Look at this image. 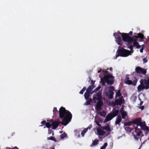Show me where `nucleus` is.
I'll list each match as a JSON object with an SVG mask.
<instances>
[{
    "label": "nucleus",
    "mask_w": 149,
    "mask_h": 149,
    "mask_svg": "<svg viewBox=\"0 0 149 149\" xmlns=\"http://www.w3.org/2000/svg\"><path fill=\"white\" fill-rule=\"evenodd\" d=\"M59 117L61 118H63L61 122H53L51 124L52 129L54 130L59 126V124L66 125L70 121L72 117L71 113L68 110L62 107H61L59 110Z\"/></svg>",
    "instance_id": "1"
},
{
    "label": "nucleus",
    "mask_w": 149,
    "mask_h": 149,
    "mask_svg": "<svg viewBox=\"0 0 149 149\" xmlns=\"http://www.w3.org/2000/svg\"><path fill=\"white\" fill-rule=\"evenodd\" d=\"M93 100L95 103L96 102V100H98L95 108L96 110L100 111L101 110V107L103 104L101 92H99L94 94L93 96Z\"/></svg>",
    "instance_id": "2"
},
{
    "label": "nucleus",
    "mask_w": 149,
    "mask_h": 149,
    "mask_svg": "<svg viewBox=\"0 0 149 149\" xmlns=\"http://www.w3.org/2000/svg\"><path fill=\"white\" fill-rule=\"evenodd\" d=\"M116 55L115 56V59H116L117 57L120 56L121 57H126L131 54L130 51L124 49V48L118 49L116 52Z\"/></svg>",
    "instance_id": "3"
},
{
    "label": "nucleus",
    "mask_w": 149,
    "mask_h": 149,
    "mask_svg": "<svg viewBox=\"0 0 149 149\" xmlns=\"http://www.w3.org/2000/svg\"><path fill=\"white\" fill-rule=\"evenodd\" d=\"M119 112V110L114 109L111 112L109 113L107 116L105 121L107 122L111 120L114 117L117 116Z\"/></svg>",
    "instance_id": "4"
},
{
    "label": "nucleus",
    "mask_w": 149,
    "mask_h": 149,
    "mask_svg": "<svg viewBox=\"0 0 149 149\" xmlns=\"http://www.w3.org/2000/svg\"><path fill=\"white\" fill-rule=\"evenodd\" d=\"M113 35L115 37L116 43L120 46L123 45L122 39V33L119 31H118L117 33L115 32Z\"/></svg>",
    "instance_id": "5"
},
{
    "label": "nucleus",
    "mask_w": 149,
    "mask_h": 149,
    "mask_svg": "<svg viewBox=\"0 0 149 149\" xmlns=\"http://www.w3.org/2000/svg\"><path fill=\"white\" fill-rule=\"evenodd\" d=\"M133 129H135L134 132L136 133V134H134V138L136 140H138L139 138V136H140L141 134H142V132L141 131L140 129L138 128V126L135 127L133 125Z\"/></svg>",
    "instance_id": "6"
},
{
    "label": "nucleus",
    "mask_w": 149,
    "mask_h": 149,
    "mask_svg": "<svg viewBox=\"0 0 149 149\" xmlns=\"http://www.w3.org/2000/svg\"><path fill=\"white\" fill-rule=\"evenodd\" d=\"M122 41L126 42L130 41H132L133 40V37H132L129 36L128 34L127 33H122Z\"/></svg>",
    "instance_id": "7"
},
{
    "label": "nucleus",
    "mask_w": 149,
    "mask_h": 149,
    "mask_svg": "<svg viewBox=\"0 0 149 149\" xmlns=\"http://www.w3.org/2000/svg\"><path fill=\"white\" fill-rule=\"evenodd\" d=\"M113 77L112 75L107 74V75L104 76V79L108 84L112 85L113 83V81L112 80H109V79Z\"/></svg>",
    "instance_id": "8"
},
{
    "label": "nucleus",
    "mask_w": 149,
    "mask_h": 149,
    "mask_svg": "<svg viewBox=\"0 0 149 149\" xmlns=\"http://www.w3.org/2000/svg\"><path fill=\"white\" fill-rule=\"evenodd\" d=\"M135 70L137 73L141 74L144 75H145L147 72L146 69L142 68L139 66L136 67Z\"/></svg>",
    "instance_id": "9"
},
{
    "label": "nucleus",
    "mask_w": 149,
    "mask_h": 149,
    "mask_svg": "<svg viewBox=\"0 0 149 149\" xmlns=\"http://www.w3.org/2000/svg\"><path fill=\"white\" fill-rule=\"evenodd\" d=\"M134 34H136L137 35H134L133 36V38H135L137 40L138 38H139L140 40H139L140 41H143V39H144V36L143 34L141 33H139L138 34L134 33Z\"/></svg>",
    "instance_id": "10"
},
{
    "label": "nucleus",
    "mask_w": 149,
    "mask_h": 149,
    "mask_svg": "<svg viewBox=\"0 0 149 149\" xmlns=\"http://www.w3.org/2000/svg\"><path fill=\"white\" fill-rule=\"evenodd\" d=\"M134 79L133 80V81L130 80H127L125 81V83L126 84L128 85L132 84L134 86H135L138 81L137 78L135 77H134Z\"/></svg>",
    "instance_id": "11"
},
{
    "label": "nucleus",
    "mask_w": 149,
    "mask_h": 149,
    "mask_svg": "<svg viewBox=\"0 0 149 149\" xmlns=\"http://www.w3.org/2000/svg\"><path fill=\"white\" fill-rule=\"evenodd\" d=\"M140 83H141L143 85H144L145 86H147L148 88V89L149 88V79H141L140 80Z\"/></svg>",
    "instance_id": "12"
},
{
    "label": "nucleus",
    "mask_w": 149,
    "mask_h": 149,
    "mask_svg": "<svg viewBox=\"0 0 149 149\" xmlns=\"http://www.w3.org/2000/svg\"><path fill=\"white\" fill-rule=\"evenodd\" d=\"M137 87V89L138 92H140L143 89H148V87L147 86H145L144 85H143L141 83Z\"/></svg>",
    "instance_id": "13"
},
{
    "label": "nucleus",
    "mask_w": 149,
    "mask_h": 149,
    "mask_svg": "<svg viewBox=\"0 0 149 149\" xmlns=\"http://www.w3.org/2000/svg\"><path fill=\"white\" fill-rule=\"evenodd\" d=\"M124 108H122L120 110V111L122 116V118L123 119H125V117L127 116V112L123 110Z\"/></svg>",
    "instance_id": "14"
},
{
    "label": "nucleus",
    "mask_w": 149,
    "mask_h": 149,
    "mask_svg": "<svg viewBox=\"0 0 149 149\" xmlns=\"http://www.w3.org/2000/svg\"><path fill=\"white\" fill-rule=\"evenodd\" d=\"M101 129L103 130H106L108 132H110L111 131V128L109 125H107L105 126L102 127ZM110 133V132H109L107 135V136H108Z\"/></svg>",
    "instance_id": "15"
},
{
    "label": "nucleus",
    "mask_w": 149,
    "mask_h": 149,
    "mask_svg": "<svg viewBox=\"0 0 149 149\" xmlns=\"http://www.w3.org/2000/svg\"><path fill=\"white\" fill-rule=\"evenodd\" d=\"M121 116L120 115L118 116L116 118V119L115 122V124L116 125H118L120 126V123L121 121L122 120Z\"/></svg>",
    "instance_id": "16"
},
{
    "label": "nucleus",
    "mask_w": 149,
    "mask_h": 149,
    "mask_svg": "<svg viewBox=\"0 0 149 149\" xmlns=\"http://www.w3.org/2000/svg\"><path fill=\"white\" fill-rule=\"evenodd\" d=\"M123 99L120 98L119 100L117 99L115 100L114 105H121L122 103V101Z\"/></svg>",
    "instance_id": "17"
},
{
    "label": "nucleus",
    "mask_w": 149,
    "mask_h": 149,
    "mask_svg": "<svg viewBox=\"0 0 149 149\" xmlns=\"http://www.w3.org/2000/svg\"><path fill=\"white\" fill-rule=\"evenodd\" d=\"M114 93L113 92H112L110 91H108V92L106 93L107 97H108L110 99H112L113 98V95Z\"/></svg>",
    "instance_id": "18"
},
{
    "label": "nucleus",
    "mask_w": 149,
    "mask_h": 149,
    "mask_svg": "<svg viewBox=\"0 0 149 149\" xmlns=\"http://www.w3.org/2000/svg\"><path fill=\"white\" fill-rule=\"evenodd\" d=\"M136 39H135L134 40L133 45L134 47H136L137 49H139L141 47V46L139 44V43L136 41Z\"/></svg>",
    "instance_id": "19"
},
{
    "label": "nucleus",
    "mask_w": 149,
    "mask_h": 149,
    "mask_svg": "<svg viewBox=\"0 0 149 149\" xmlns=\"http://www.w3.org/2000/svg\"><path fill=\"white\" fill-rule=\"evenodd\" d=\"M97 132L98 134V135L99 136L103 135L105 133V132L104 131L99 128H97Z\"/></svg>",
    "instance_id": "20"
},
{
    "label": "nucleus",
    "mask_w": 149,
    "mask_h": 149,
    "mask_svg": "<svg viewBox=\"0 0 149 149\" xmlns=\"http://www.w3.org/2000/svg\"><path fill=\"white\" fill-rule=\"evenodd\" d=\"M141 122V118H138L134 120H133V124H136L137 125L136 126H137V125H139V124Z\"/></svg>",
    "instance_id": "21"
},
{
    "label": "nucleus",
    "mask_w": 149,
    "mask_h": 149,
    "mask_svg": "<svg viewBox=\"0 0 149 149\" xmlns=\"http://www.w3.org/2000/svg\"><path fill=\"white\" fill-rule=\"evenodd\" d=\"M94 88L92 86H89L87 88L86 91L91 93V94H92L91 93L92 92V90Z\"/></svg>",
    "instance_id": "22"
},
{
    "label": "nucleus",
    "mask_w": 149,
    "mask_h": 149,
    "mask_svg": "<svg viewBox=\"0 0 149 149\" xmlns=\"http://www.w3.org/2000/svg\"><path fill=\"white\" fill-rule=\"evenodd\" d=\"M92 94H91V93L86 91V92L84 94L85 99L86 100H88L90 96Z\"/></svg>",
    "instance_id": "23"
},
{
    "label": "nucleus",
    "mask_w": 149,
    "mask_h": 149,
    "mask_svg": "<svg viewBox=\"0 0 149 149\" xmlns=\"http://www.w3.org/2000/svg\"><path fill=\"white\" fill-rule=\"evenodd\" d=\"M98 140L96 139L94 140L93 141V143L91 145V146L92 147L96 146L98 143Z\"/></svg>",
    "instance_id": "24"
},
{
    "label": "nucleus",
    "mask_w": 149,
    "mask_h": 149,
    "mask_svg": "<svg viewBox=\"0 0 149 149\" xmlns=\"http://www.w3.org/2000/svg\"><path fill=\"white\" fill-rule=\"evenodd\" d=\"M92 102V100L91 98H89V99L86 100V101L85 103V104L86 105H89L91 104V103Z\"/></svg>",
    "instance_id": "25"
},
{
    "label": "nucleus",
    "mask_w": 149,
    "mask_h": 149,
    "mask_svg": "<svg viewBox=\"0 0 149 149\" xmlns=\"http://www.w3.org/2000/svg\"><path fill=\"white\" fill-rule=\"evenodd\" d=\"M121 90L119 89L118 90V91L116 92V95H115V98H116L118 97H120L121 96L122 94L121 93Z\"/></svg>",
    "instance_id": "26"
},
{
    "label": "nucleus",
    "mask_w": 149,
    "mask_h": 149,
    "mask_svg": "<svg viewBox=\"0 0 149 149\" xmlns=\"http://www.w3.org/2000/svg\"><path fill=\"white\" fill-rule=\"evenodd\" d=\"M142 130H144L146 131L147 132H148L149 130V127L146 125L145 126H144L142 127L141 128Z\"/></svg>",
    "instance_id": "27"
},
{
    "label": "nucleus",
    "mask_w": 149,
    "mask_h": 149,
    "mask_svg": "<svg viewBox=\"0 0 149 149\" xmlns=\"http://www.w3.org/2000/svg\"><path fill=\"white\" fill-rule=\"evenodd\" d=\"M74 134L75 135L77 136L78 137H80V131H79L77 130H75L74 131Z\"/></svg>",
    "instance_id": "28"
},
{
    "label": "nucleus",
    "mask_w": 149,
    "mask_h": 149,
    "mask_svg": "<svg viewBox=\"0 0 149 149\" xmlns=\"http://www.w3.org/2000/svg\"><path fill=\"white\" fill-rule=\"evenodd\" d=\"M133 124V121L128 122L126 123H124V126H130Z\"/></svg>",
    "instance_id": "29"
},
{
    "label": "nucleus",
    "mask_w": 149,
    "mask_h": 149,
    "mask_svg": "<svg viewBox=\"0 0 149 149\" xmlns=\"http://www.w3.org/2000/svg\"><path fill=\"white\" fill-rule=\"evenodd\" d=\"M88 131V128H86L84 129L83 131L81 133V135L83 137L84 136L85 134Z\"/></svg>",
    "instance_id": "30"
},
{
    "label": "nucleus",
    "mask_w": 149,
    "mask_h": 149,
    "mask_svg": "<svg viewBox=\"0 0 149 149\" xmlns=\"http://www.w3.org/2000/svg\"><path fill=\"white\" fill-rule=\"evenodd\" d=\"M67 134L65 133H64L62 134H61L60 136V137L61 139H63L65 137H66L67 136Z\"/></svg>",
    "instance_id": "31"
},
{
    "label": "nucleus",
    "mask_w": 149,
    "mask_h": 149,
    "mask_svg": "<svg viewBox=\"0 0 149 149\" xmlns=\"http://www.w3.org/2000/svg\"><path fill=\"white\" fill-rule=\"evenodd\" d=\"M101 88V87L100 86H98L95 89L94 91H92V92L91 93V94H92L94 92H97Z\"/></svg>",
    "instance_id": "32"
},
{
    "label": "nucleus",
    "mask_w": 149,
    "mask_h": 149,
    "mask_svg": "<svg viewBox=\"0 0 149 149\" xmlns=\"http://www.w3.org/2000/svg\"><path fill=\"white\" fill-rule=\"evenodd\" d=\"M146 125V124L145 123H143L142 122H141V123H140L139 124L137 125V126H140L141 127V128H142V127H144Z\"/></svg>",
    "instance_id": "33"
},
{
    "label": "nucleus",
    "mask_w": 149,
    "mask_h": 149,
    "mask_svg": "<svg viewBox=\"0 0 149 149\" xmlns=\"http://www.w3.org/2000/svg\"><path fill=\"white\" fill-rule=\"evenodd\" d=\"M107 145L108 144L107 143H105L104 145L100 148V149H105Z\"/></svg>",
    "instance_id": "34"
},
{
    "label": "nucleus",
    "mask_w": 149,
    "mask_h": 149,
    "mask_svg": "<svg viewBox=\"0 0 149 149\" xmlns=\"http://www.w3.org/2000/svg\"><path fill=\"white\" fill-rule=\"evenodd\" d=\"M86 88L85 87H83L82 89L80 91L79 93L81 94H83L84 92L86 90Z\"/></svg>",
    "instance_id": "35"
},
{
    "label": "nucleus",
    "mask_w": 149,
    "mask_h": 149,
    "mask_svg": "<svg viewBox=\"0 0 149 149\" xmlns=\"http://www.w3.org/2000/svg\"><path fill=\"white\" fill-rule=\"evenodd\" d=\"M48 139L52 140L55 142H56L57 141L56 139L54 137L52 136L50 137L49 138H48Z\"/></svg>",
    "instance_id": "36"
},
{
    "label": "nucleus",
    "mask_w": 149,
    "mask_h": 149,
    "mask_svg": "<svg viewBox=\"0 0 149 149\" xmlns=\"http://www.w3.org/2000/svg\"><path fill=\"white\" fill-rule=\"evenodd\" d=\"M127 48L130 49L131 50V52H133V46L132 45H130L129 46L127 47Z\"/></svg>",
    "instance_id": "37"
},
{
    "label": "nucleus",
    "mask_w": 149,
    "mask_h": 149,
    "mask_svg": "<svg viewBox=\"0 0 149 149\" xmlns=\"http://www.w3.org/2000/svg\"><path fill=\"white\" fill-rule=\"evenodd\" d=\"M45 125L46 127L49 129L50 128L51 126H52L51 124H50V123L48 122L46 123Z\"/></svg>",
    "instance_id": "38"
},
{
    "label": "nucleus",
    "mask_w": 149,
    "mask_h": 149,
    "mask_svg": "<svg viewBox=\"0 0 149 149\" xmlns=\"http://www.w3.org/2000/svg\"><path fill=\"white\" fill-rule=\"evenodd\" d=\"M114 90V88L113 86H111L109 88L108 91H111L112 92H113V91Z\"/></svg>",
    "instance_id": "39"
},
{
    "label": "nucleus",
    "mask_w": 149,
    "mask_h": 149,
    "mask_svg": "<svg viewBox=\"0 0 149 149\" xmlns=\"http://www.w3.org/2000/svg\"><path fill=\"white\" fill-rule=\"evenodd\" d=\"M125 130L127 131H129L131 130H132L133 128H132V129H131V128H130L129 127H125Z\"/></svg>",
    "instance_id": "40"
},
{
    "label": "nucleus",
    "mask_w": 149,
    "mask_h": 149,
    "mask_svg": "<svg viewBox=\"0 0 149 149\" xmlns=\"http://www.w3.org/2000/svg\"><path fill=\"white\" fill-rule=\"evenodd\" d=\"M100 115L102 116H104L105 115V113L104 111H102L100 112L99 113Z\"/></svg>",
    "instance_id": "41"
},
{
    "label": "nucleus",
    "mask_w": 149,
    "mask_h": 149,
    "mask_svg": "<svg viewBox=\"0 0 149 149\" xmlns=\"http://www.w3.org/2000/svg\"><path fill=\"white\" fill-rule=\"evenodd\" d=\"M95 81H94L93 80H91V84L90 86H92L94 87H95V86H94V83H95Z\"/></svg>",
    "instance_id": "42"
},
{
    "label": "nucleus",
    "mask_w": 149,
    "mask_h": 149,
    "mask_svg": "<svg viewBox=\"0 0 149 149\" xmlns=\"http://www.w3.org/2000/svg\"><path fill=\"white\" fill-rule=\"evenodd\" d=\"M134 41V39H133V40H132V41H131V42H130V41H127V45H132V42H133Z\"/></svg>",
    "instance_id": "43"
},
{
    "label": "nucleus",
    "mask_w": 149,
    "mask_h": 149,
    "mask_svg": "<svg viewBox=\"0 0 149 149\" xmlns=\"http://www.w3.org/2000/svg\"><path fill=\"white\" fill-rule=\"evenodd\" d=\"M58 111L57 109V108L56 107H54V109L53 110V112L54 113H55L56 112H57Z\"/></svg>",
    "instance_id": "44"
},
{
    "label": "nucleus",
    "mask_w": 149,
    "mask_h": 149,
    "mask_svg": "<svg viewBox=\"0 0 149 149\" xmlns=\"http://www.w3.org/2000/svg\"><path fill=\"white\" fill-rule=\"evenodd\" d=\"M101 80L102 84L103 85H104L105 84V82L106 81L104 79V78H103V79H101Z\"/></svg>",
    "instance_id": "45"
},
{
    "label": "nucleus",
    "mask_w": 149,
    "mask_h": 149,
    "mask_svg": "<svg viewBox=\"0 0 149 149\" xmlns=\"http://www.w3.org/2000/svg\"><path fill=\"white\" fill-rule=\"evenodd\" d=\"M96 123L97 125L99 127H100L101 128L102 127L101 125L97 121H96Z\"/></svg>",
    "instance_id": "46"
},
{
    "label": "nucleus",
    "mask_w": 149,
    "mask_h": 149,
    "mask_svg": "<svg viewBox=\"0 0 149 149\" xmlns=\"http://www.w3.org/2000/svg\"><path fill=\"white\" fill-rule=\"evenodd\" d=\"M6 149H19L16 146H15L13 148H9L7 147L6 148Z\"/></svg>",
    "instance_id": "47"
},
{
    "label": "nucleus",
    "mask_w": 149,
    "mask_h": 149,
    "mask_svg": "<svg viewBox=\"0 0 149 149\" xmlns=\"http://www.w3.org/2000/svg\"><path fill=\"white\" fill-rule=\"evenodd\" d=\"M143 61L144 63H146L148 61L147 59L146 58H143Z\"/></svg>",
    "instance_id": "48"
},
{
    "label": "nucleus",
    "mask_w": 149,
    "mask_h": 149,
    "mask_svg": "<svg viewBox=\"0 0 149 149\" xmlns=\"http://www.w3.org/2000/svg\"><path fill=\"white\" fill-rule=\"evenodd\" d=\"M46 123L47 122H46L45 120H43L41 122V123L42 125H45Z\"/></svg>",
    "instance_id": "49"
},
{
    "label": "nucleus",
    "mask_w": 149,
    "mask_h": 149,
    "mask_svg": "<svg viewBox=\"0 0 149 149\" xmlns=\"http://www.w3.org/2000/svg\"><path fill=\"white\" fill-rule=\"evenodd\" d=\"M129 75H127L125 77V81L127 80H129Z\"/></svg>",
    "instance_id": "50"
},
{
    "label": "nucleus",
    "mask_w": 149,
    "mask_h": 149,
    "mask_svg": "<svg viewBox=\"0 0 149 149\" xmlns=\"http://www.w3.org/2000/svg\"><path fill=\"white\" fill-rule=\"evenodd\" d=\"M52 132H53V131L52 130L49 129L48 130V133L49 134H50Z\"/></svg>",
    "instance_id": "51"
},
{
    "label": "nucleus",
    "mask_w": 149,
    "mask_h": 149,
    "mask_svg": "<svg viewBox=\"0 0 149 149\" xmlns=\"http://www.w3.org/2000/svg\"><path fill=\"white\" fill-rule=\"evenodd\" d=\"M109 70H110V71H111H111H112L113 69H112V67H110V68H109V69L108 68L107 69V70H109Z\"/></svg>",
    "instance_id": "52"
},
{
    "label": "nucleus",
    "mask_w": 149,
    "mask_h": 149,
    "mask_svg": "<svg viewBox=\"0 0 149 149\" xmlns=\"http://www.w3.org/2000/svg\"><path fill=\"white\" fill-rule=\"evenodd\" d=\"M133 32L132 31H130L129 33V35L131 36H132Z\"/></svg>",
    "instance_id": "53"
},
{
    "label": "nucleus",
    "mask_w": 149,
    "mask_h": 149,
    "mask_svg": "<svg viewBox=\"0 0 149 149\" xmlns=\"http://www.w3.org/2000/svg\"><path fill=\"white\" fill-rule=\"evenodd\" d=\"M144 49H143V48H141L140 50V52L141 53H142L143 52V50Z\"/></svg>",
    "instance_id": "54"
},
{
    "label": "nucleus",
    "mask_w": 149,
    "mask_h": 149,
    "mask_svg": "<svg viewBox=\"0 0 149 149\" xmlns=\"http://www.w3.org/2000/svg\"><path fill=\"white\" fill-rule=\"evenodd\" d=\"M141 48H143V49H144V48L145 47V45H142L141 46Z\"/></svg>",
    "instance_id": "55"
},
{
    "label": "nucleus",
    "mask_w": 149,
    "mask_h": 149,
    "mask_svg": "<svg viewBox=\"0 0 149 149\" xmlns=\"http://www.w3.org/2000/svg\"><path fill=\"white\" fill-rule=\"evenodd\" d=\"M143 102L142 101H141L139 103V105L141 106L143 104Z\"/></svg>",
    "instance_id": "56"
},
{
    "label": "nucleus",
    "mask_w": 149,
    "mask_h": 149,
    "mask_svg": "<svg viewBox=\"0 0 149 149\" xmlns=\"http://www.w3.org/2000/svg\"><path fill=\"white\" fill-rule=\"evenodd\" d=\"M104 70H103V71H102L103 72H104L106 74H107L108 73V71H104Z\"/></svg>",
    "instance_id": "57"
},
{
    "label": "nucleus",
    "mask_w": 149,
    "mask_h": 149,
    "mask_svg": "<svg viewBox=\"0 0 149 149\" xmlns=\"http://www.w3.org/2000/svg\"><path fill=\"white\" fill-rule=\"evenodd\" d=\"M142 110H143L144 108V107L143 106H142L140 107V108Z\"/></svg>",
    "instance_id": "58"
},
{
    "label": "nucleus",
    "mask_w": 149,
    "mask_h": 149,
    "mask_svg": "<svg viewBox=\"0 0 149 149\" xmlns=\"http://www.w3.org/2000/svg\"><path fill=\"white\" fill-rule=\"evenodd\" d=\"M92 127V126H89L87 127V128H88V129H90Z\"/></svg>",
    "instance_id": "59"
},
{
    "label": "nucleus",
    "mask_w": 149,
    "mask_h": 149,
    "mask_svg": "<svg viewBox=\"0 0 149 149\" xmlns=\"http://www.w3.org/2000/svg\"><path fill=\"white\" fill-rule=\"evenodd\" d=\"M101 69L100 70H98V73L100 72L101 71Z\"/></svg>",
    "instance_id": "60"
},
{
    "label": "nucleus",
    "mask_w": 149,
    "mask_h": 149,
    "mask_svg": "<svg viewBox=\"0 0 149 149\" xmlns=\"http://www.w3.org/2000/svg\"><path fill=\"white\" fill-rule=\"evenodd\" d=\"M54 135V133H53L52 134V135Z\"/></svg>",
    "instance_id": "61"
},
{
    "label": "nucleus",
    "mask_w": 149,
    "mask_h": 149,
    "mask_svg": "<svg viewBox=\"0 0 149 149\" xmlns=\"http://www.w3.org/2000/svg\"><path fill=\"white\" fill-rule=\"evenodd\" d=\"M148 40H149V38H148Z\"/></svg>",
    "instance_id": "62"
}]
</instances>
